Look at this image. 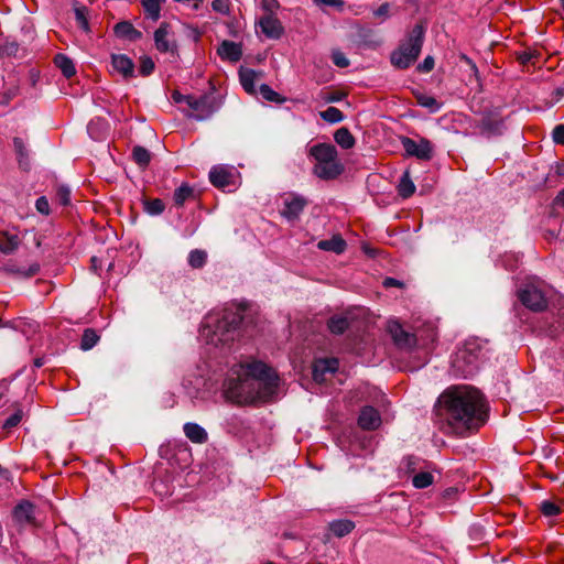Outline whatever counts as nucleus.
Wrapping results in <instances>:
<instances>
[{
	"mask_svg": "<svg viewBox=\"0 0 564 564\" xmlns=\"http://www.w3.org/2000/svg\"><path fill=\"white\" fill-rule=\"evenodd\" d=\"M436 416L445 433L464 434L478 429L486 420V404L481 393L460 386L446 390L438 398Z\"/></svg>",
	"mask_w": 564,
	"mask_h": 564,
	"instance_id": "1",
	"label": "nucleus"
},
{
	"mask_svg": "<svg viewBox=\"0 0 564 564\" xmlns=\"http://www.w3.org/2000/svg\"><path fill=\"white\" fill-rule=\"evenodd\" d=\"M224 382V395L238 404L257 401L267 402L276 392L279 377L275 371L261 361L240 365Z\"/></svg>",
	"mask_w": 564,
	"mask_h": 564,
	"instance_id": "2",
	"label": "nucleus"
},
{
	"mask_svg": "<svg viewBox=\"0 0 564 564\" xmlns=\"http://www.w3.org/2000/svg\"><path fill=\"white\" fill-rule=\"evenodd\" d=\"M241 322L242 316L238 311L225 310L220 314H213L206 318L203 335L216 346L228 344L235 339Z\"/></svg>",
	"mask_w": 564,
	"mask_h": 564,
	"instance_id": "3",
	"label": "nucleus"
},
{
	"mask_svg": "<svg viewBox=\"0 0 564 564\" xmlns=\"http://www.w3.org/2000/svg\"><path fill=\"white\" fill-rule=\"evenodd\" d=\"M486 340L470 337L457 348L453 360L452 368L456 376L467 378L476 373L480 361L486 355Z\"/></svg>",
	"mask_w": 564,
	"mask_h": 564,
	"instance_id": "4",
	"label": "nucleus"
},
{
	"mask_svg": "<svg viewBox=\"0 0 564 564\" xmlns=\"http://www.w3.org/2000/svg\"><path fill=\"white\" fill-rule=\"evenodd\" d=\"M308 155L315 161L312 172L321 180H334L344 171L338 160L337 149L330 143H317L311 147Z\"/></svg>",
	"mask_w": 564,
	"mask_h": 564,
	"instance_id": "5",
	"label": "nucleus"
},
{
	"mask_svg": "<svg viewBox=\"0 0 564 564\" xmlns=\"http://www.w3.org/2000/svg\"><path fill=\"white\" fill-rule=\"evenodd\" d=\"M424 34L425 28L422 24H415L408 37L391 53V64L399 69L410 67L421 53Z\"/></svg>",
	"mask_w": 564,
	"mask_h": 564,
	"instance_id": "6",
	"label": "nucleus"
},
{
	"mask_svg": "<svg viewBox=\"0 0 564 564\" xmlns=\"http://www.w3.org/2000/svg\"><path fill=\"white\" fill-rule=\"evenodd\" d=\"M520 302L533 312H542L547 307V300L540 288L533 283L525 284L518 292Z\"/></svg>",
	"mask_w": 564,
	"mask_h": 564,
	"instance_id": "7",
	"label": "nucleus"
},
{
	"mask_svg": "<svg viewBox=\"0 0 564 564\" xmlns=\"http://www.w3.org/2000/svg\"><path fill=\"white\" fill-rule=\"evenodd\" d=\"M189 108L195 111L196 120H205L220 108V100L213 94H205L195 97Z\"/></svg>",
	"mask_w": 564,
	"mask_h": 564,
	"instance_id": "8",
	"label": "nucleus"
},
{
	"mask_svg": "<svg viewBox=\"0 0 564 564\" xmlns=\"http://www.w3.org/2000/svg\"><path fill=\"white\" fill-rule=\"evenodd\" d=\"M402 147L405 153L410 156H415L419 160L427 161L433 155V148L427 139L421 138L419 141L408 137L401 139Z\"/></svg>",
	"mask_w": 564,
	"mask_h": 564,
	"instance_id": "9",
	"label": "nucleus"
},
{
	"mask_svg": "<svg viewBox=\"0 0 564 564\" xmlns=\"http://www.w3.org/2000/svg\"><path fill=\"white\" fill-rule=\"evenodd\" d=\"M306 206L307 200L303 196L291 193L283 198V207L280 214L289 221H294L299 219Z\"/></svg>",
	"mask_w": 564,
	"mask_h": 564,
	"instance_id": "10",
	"label": "nucleus"
},
{
	"mask_svg": "<svg viewBox=\"0 0 564 564\" xmlns=\"http://www.w3.org/2000/svg\"><path fill=\"white\" fill-rule=\"evenodd\" d=\"M12 518L22 528L37 525L35 506L28 500H22L14 507Z\"/></svg>",
	"mask_w": 564,
	"mask_h": 564,
	"instance_id": "11",
	"label": "nucleus"
},
{
	"mask_svg": "<svg viewBox=\"0 0 564 564\" xmlns=\"http://www.w3.org/2000/svg\"><path fill=\"white\" fill-rule=\"evenodd\" d=\"M234 180L235 171L232 167L216 165L209 172V181L217 188L225 189L234 185Z\"/></svg>",
	"mask_w": 564,
	"mask_h": 564,
	"instance_id": "12",
	"label": "nucleus"
},
{
	"mask_svg": "<svg viewBox=\"0 0 564 564\" xmlns=\"http://www.w3.org/2000/svg\"><path fill=\"white\" fill-rule=\"evenodd\" d=\"M389 330L394 343L401 348H411L416 343L414 334L406 332L398 322H392Z\"/></svg>",
	"mask_w": 564,
	"mask_h": 564,
	"instance_id": "13",
	"label": "nucleus"
},
{
	"mask_svg": "<svg viewBox=\"0 0 564 564\" xmlns=\"http://www.w3.org/2000/svg\"><path fill=\"white\" fill-rule=\"evenodd\" d=\"M111 66L124 79L134 77V63L124 54H112Z\"/></svg>",
	"mask_w": 564,
	"mask_h": 564,
	"instance_id": "14",
	"label": "nucleus"
},
{
	"mask_svg": "<svg viewBox=\"0 0 564 564\" xmlns=\"http://www.w3.org/2000/svg\"><path fill=\"white\" fill-rule=\"evenodd\" d=\"M262 33L269 39H279L283 33L281 22L273 14H265L259 20Z\"/></svg>",
	"mask_w": 564,
	"mask_h": 564,
	"instance_id": "15",
	"label": "nucleus"
},
{
	"mask_svg": "<svg viewBox=\"0 0 564 564\" xmlns=\"http://www.w3.org/2000/svg\"><path fill=\"white\" fill-rule=\"evenodd\" d=\"M154 42L156 50L162 53H174L176 51L174 41L170 40L169 25L166 23H162L159 29L155 30Z\"/></svg>",
	"mask_w": 564,
	"mask_h": 564,
	"instance_id": "16",
	"label": "nucleus"
},
{
	"mask_svg": "<svg viewBox=\"0 0 564 564\" xmlns=\"http://www.w3.org/2000/svg\"><path fill=\"white\" fill-rule=\"evenodd\" d=\"M217 53L221 59L236 63L242 56V47L239 43L225 40L220 43Z\"/></svg>",
	"mask_w": 564,
	"mask_h": 564,
	"instance_id": "17",
	"label": "nucleus"
},
{
	"mask_svg": "<svg viewBox=\"0 0 564 564\" xmlns=\"http://www.w3.org/2000/svg\"><path fill=\"white\" fill-rule=\"evenodd\" d=\"M381 423L379 412L372 406H365L358 417V424L364 430H376Z\"/></svg>",
	"mask_w": 564,
	"mask_h": 564,
	"instance_id": "18",
	"label": "nucleus"
},
{
	"mask_svg": "<svg viewBox=\"0 0 564 564\" xmlns=\"http://www.w3.org/2000/svg\"><path fill=\"white\" fill-rule=\"evenodd\" d=\"M338 368V360L335 358L319 359L314 364L313 378L321 382L327 372L334 373Z\"/></svg>",
	"mask_w": 564,
	"mask_h": 564,
	"instance_id": "19",
	"label": "nucleus"
},
{
	"mask_svg": "<svg viewBox=\"0 0 564 564\" xmlns=\"http://www.w3.org/2000/svg\"><path fill=\"white\" fill-rule=\"evenodd\" d=\"M338 368V360L335 358L319 359L314 364L313 378L321 382L327 372L334 373Z\"/></svg>",
	"mask_w": 564,
	"mask_h": 564,
	"instance_id": "20",
	"label": "nucleus"
},
{
	"mask_svg": "<svg viewBox=\"0 0 564 564\" xmlns=\"http://www.w3.org/2000/svg\"><path fill=\"white\" fill-rule=\"evenodd\" d=\"M338 368V360L335 358L319 359L314 364L313 378L321 382L327 372L334 373Z\"/></svg>",
	"mask_w": 564,
	"mask_h": 564,
	"instance_id": "21",
	"label": "nucleus"
},
{
	"mask_svg": "<svg viewBox=\"0 0 564 564\" xmlns=\"http://www.w3.org/2000/svg\"><path fill=\"white\" fill-rule=\"evenodd\" d=\"M1 271L6 274L26 279L34 276L40 271V265L37 263H33L29 268H22L14 263H8L1 268Z\"/></svg>",
	"mask_w": 564,
	"mask_h": 564,
	"instance_id": "22",
	"label": "nucleus"
},
{
	"mask_svg": "<svg viewBox=\"0 0 564 564\" xmlns=\"http://www.w3.org/2000/svg\"><path fill=\"white\" fill-rule=\"evenodd\" d=\"M113 31L118 37L127 39L130 41H138L142 36V33L128 21L117 23L113 28Z\"/></svg>",
	"mask_w": 564,
	"mask_h": 564,
	"instance_id": "23",
	"label": "nucleus"
},
{
	"mask_svg": "<svg viewBox=\"0 0 564 564\" xmlns=\"http://www.w3.org/2000/svg\"><path fill=\"white\" fill-rule=\"evenodd\" d=\"M183 430L185 436L193 443L203 444L207 441V432L196 423H186Z\"/></svg>",
	"mask_w": 564,
	"mask_h": 564,
	"instance_id": "24",
	"label": "nucleus"
},
{
	"mask_svg": "<svg viewBox=\"0 0 564 564\" xmlns=\"http://www.w3.org/2000/svg\"><path fill=\"white\" fill-rule=\"evenodd\" d=\"M346 241L339 235H335L330 239L321 240L317 243L318 249L324 251H332L337 254L343 253L346 249Z\"/></svg>",
	"mask_w": 564,
	"mask_h": 564,
	"instance_id": "25",
	"label": "nucleus"
},
{
	"mask_svg": "<svg viewBox=\"0 0 564 564\" xmlns=\"http://www.w3.org/2000/svg\"><path fill=\"white\" fill-rule=\"evenodd\" d=\"M239 78L243 89L248 94L254 95L257 93L254 85L257 79L256 70L241 67L239 70Z\"/></svg>",
	"mask_w": 564,
	"mask_h": 564,
	"instance_id": "26",
	"label": "nucleus"
},
{
	"mask_svg": "<svg viewBox=\"0 0 564 564\" xmlns=\"http://www.w3.org/2000/svg\"><path fill=\"white\" fill-rule=\"evenodd\" d=\"M416 102L424 108H427L430 112L434 113L441 109V104L432 96H429L421 91L413 93Z\"/></svg>",
	"mask_w": 564,
	"mask_h": 564,
	"instance_id": "27",
	"label": "nucleus"
},
{
	"mask_svg": "<svg viewBox=\"0 0 564 564\" xmlns=\"http://www.w3.org/2000/svg\"><path fill=\"white\" fill-rule=\"evenodd\" d=\"M334 140L338 145H340L343 149H351L355 145V138L351 134V132L347 128H339L334 133Z\"/></svg>",
	"mask_w": 564,
	"mask_h": 564,
	"instance_id": "28",
	"label": "nucleus"
},
{
	"mask_svg": "<svg viewBox=\"0 0 564 564\" xmlns=\"http://www.w3.org/2000/svg\"><path fill=\"white\" fill-rule=\"evenodd\" d=\"M355 528V523L350 520H336L329 524V530L337 538H343L349 534Z\"/></svg>",
	"mask_w": 564,
	"mask_h": 564,
	"instance_id": "29",
	"label": "nucleus"
},
{
	"mask_svg": "<svg viewBox=\"0 0 564 564\" xmlns=\"http://www.w3.org/2000/svg\"><path fill=\"white\" fill-rule=\"evenodd\" d=\"M54 62L65 77L70 78L73 75H75L76 70L74 63L65 54H57L54 58Z\"/></svg>",
	"mask_w": 564,
	"mask_h": 564,
	"instance_id": "30",
	"label": "nucleus"
},
{
	"mask_svg": "<svg viewBox=\"0 0 564 564\" xmlns=\"http://www.w3.org/2000/svg\"><path fill=\"white\" fill-rule=\"evenodd\" d=\"M398 192H399V195L402 198H409L415 192V185L412 182L408 171L404 172L403 175L400 178V182H399V185H398Z\"/></svg>",
	"mask_w": 564,
	"mask_h": 564,
	"instance_id": "31",
	"label": "nucleus"
},
{
	"mask_svg": "<svg viewBox=\"0 0 564 564\" xmlns=\"http://www.w3.org/2000/svg\"><path fill=\"white\" fill-rule=\"evenodd\" d=\"M327 326L333 334L340 335L349 327V319L343 315H335L328 319Z\"/></svg>",
	"mask_w": 564,
	"mask_h": 564,
	"instance_id": "32",
	"label": "nucleus"
},
{
	"mask_svg": "<svg viewBox=\"0 0 564 564\" xmlns=\"http://www.w3.org/2000/svg\"><path fill=\"white\" fill-rule=\"evenodd\" d=\"M74 13L77 25L85 32H89V22H88V15L89 10L85 6H79L78 3L74 4Z\"/></svg>",
	"mask_w": 564,
	"mask_h": 564,
	"instance_id": "33",
	"label": "nucleus"
},
{
	"mask_svg": "<svg viewBox=\"0 0 564 564\" xmlns=\"http://www.w3.org/2000/svg\"><path fill=\"white\" fill-rule=\"evenodd\" d=\"M193 197L194 189L188 184H182L173 194L174 204L178 207L183 206L187 199Z\"/></svg>",
	"mask_w": 564,
	"mask_h": 564,
	"instance_id": "34",
	"label": "nucleus"
},
{
	"mask_svg": "<svg viewBox=\"0 0 564 564\" xmlns=\"http://www.w3.org/2000/svg\"><path fill=\"white\" fill-rule=\"evenodd\" d=\"M20 245V239L17 235L4 234L0 237V251L3 253H12Z\"/></svg>",
	"mask_w": 564,
	"mask_h": 564,
	"instance_id": "35",
	"label": "nucleus"
},
{
	"mask_svg": "<svg viewBox=\"0 0 564 564\" xmlns=\"http://www.w3.org/2000/svg\"><path fill=\"white\" fill-rule=\"evenodd\" d=\"M145 13L150 19L156 21L160 18L161 0H141Z\"/></svg>",
	"mask_w": 564,
	"mask_h": 564,
	"instance_id": "36",
	"label": "nucleus"
},
{
	"mask_svg": "<svg viewBox=\"0 0 564 564\" xmlns=\"http://www.w3.org/2000/svg\"><path fill=\"white\" fill-rule=\"evenodd\" d=\"M132 158L139 166L145 167L151 161V153L143 147H134L132 150Z\"/></svg>",
	"mask_w": 564,
	"mask_h": 564,
	"instance_id": "37",
	"label": "nucleus"
},
{
	"mask_svg": "<svg viewBox=\"0 0 564 564\" xmlns=\"http://www.w3.org/2000/svg\"><path fill=\"white\" fill-rule=\"evenodd\" d=\"M99 340V336L93 328H87L84 330V334L82 336L80 340V348L83 350H89L91 349Z\"/></svg>",
	"mask_w": 564,
	"mask_h": 564,
	"instance_id": "38",
	"label": "nucleus"
},
{
	"mask_svg": "<svg viewBox=\"0 0 564 564\" xmlns=\"http://www.w3.org/2000/svg\"><path fill=\"white\" fill-rule=\"evenodd\" d=\"M207 260V253L204 250L195 249L188 254V263L192 268L199 269L204 267Z\"/></svg>",
	"mask_w": 564,
	"mask_h": 564,
	"instance_id": "39",
	"label": "nucleus"
},
{
	"mask_svg": "<svg viewBox=\"0 0 564 564\" xmlns=\"http://www.w3.org/2000/svg\"><path fill=\"white\" fill-rule=\"evenodd\" d=\"M259 93H260V95L262 96L263 99H265L268 101H271V102L282 104L285 100V98L281 97L280 94L274 91L267 84H262L259 87Z\"/></svg>",
	"mask_w": 564,
	"mask_h": 564,
	"instance_id": "40",
	"label": "nucleus"
},
{
	"mask_svg": "<svg viewBox=\"0 0 564 564\" xmlns=\"http://www.w3.org/2000/svg\"><path fill=\"white\" fill-rule=\"evenodd\" d=\"M144 210L152 216L163 213L165 205L160 198L148 199L143 202Z\"/></svg>",
	"mask_w": 564,
	"mask_h": 564,
	"instance_id": "41",
	"label": "nucleus"
},
{
	"mask_svg": "<svg viewBox=\"0 0 564 564\" xmlns=\"http://www.w3.org/2000/svg\"><path fill=\"white\" fill-rule=\"evenodd\" d=\"M412 484L415 488H426L433 484V475L429 471H421L414 475Z\"/></svg>",
	"mask_w": 564,
	"mask_h": 564,
	"instance_id": "42",
	"label": "nucleus"
},
{
	"mask_svg": "<svg viewBox=\"0 0 564 564\" xmlns=\"http://www.w3.org/2000/svg\"><path fill=\"white\" fill-rule=\"evenodd\" d=\"M321 117L329 123H337L344 119L343 112L336 107H328L321 112Z\"/></svg>",
	"mask_w": 564,
	"mask_h": 564,
	"instance_id": "43",
	"label": "nucleus"
},
{
	"mask_svg": "<svg viewBox=\"0 0 564 564\" xmlns=\"http://www.w3.org/2000/svg\"><path fill=\"white\" fill-rule=\"evenodd\" d=\"M14 151L18 155L19 164L22 166L28 161V150L21 138L15 137L13 139Z\"/></svg>",
	"mask_w": 564,
	"mask_h": 564,
	"instance_id": "44",
	"label": "nucleus"
},
{
	"mask_svg": "<svg viewBox=\"0 0 564 564\" xmlns=\"http://www.w3.org/2000/svg\"><path fill=\"white\" fill-rule=\"evenodd\" d=\"M154 67H155V64L150 56L143 55L140 57L139 73L142 76L151 75L154 70Z\"/></svg>",
	"mask_w": 564,
	"mask_h": 564,
	"instance_id": "45",
	"label": "nucleus"
},
{
	"mask_svg": "<svg viewBox=\"0 0 564 564\" xmlns=\"http://www.w3.org/2000/svg\"><path fill=\"white\" fill-rule=\"evenodd\" d=\"M541 511L546 517H554L560 513V508L552 501H543L541 503Z\"/></svg>",
	"mask_w": 564,
	"mask_h": 564,
	"instance_id": "46",
	"label": "nucleus"
},
{
	"mask_svg": "<svg viewBox=\"0 0 564 564\" xmlns=\"http://www.w3.org/2000/svg\"><path fill=\"white\" fill-rule=\"evenodd\" d=\"M23 413L21 410L15 411L11 414L3 423V429L10 430L17 426L22 420Z\"/></svg>",
	"mask_w": 564,
	"mask_h": 564,
	"instance_id": "47",
	"label": "nucleus"
},
{
	"mask_svg": "<svg viewBox=\"0 0 564 564\" xmlns=\"http://www.w3.org/2000/svg\"><path fill=\"white\" fill-rule=\"evenodd\" d=\"M332 61L337 67L340 68L349 66V59L340 51H333Z\"/></svg>",
	"mask_w": 564,
	"mask_h": 564,
	"instance_id": "48",
	"label": "nucleus"
},
{
	"mask_svg": "<svg viewBox=\"0 0 564 564\" xmlns=\"http://www.w3.org/2000/svg\"><path fill=\"white\" fill-rule=\"evenodd\" d=\"M212 8L216 12H219L221 14H228L229 13V1L228 0H214L212 3Z\"/></svg>",
	"mask_w": 564,
	"mask_h": 564,
	"instance_id": "49",
	"label": "nucleus"
},
{
	"mask_svg": "<svg viewBox=\"0 0 564 564\" xmlns=\"http://www.w3.org/2000/svg\"><path fill=\"white\" fill-rule=\"evenodd\" d=\"M56 196L62 205H68L70 202V191L65 186L57 188Z\"/></svg>",
	"mask_w": 564,
	"mask_h": 564,
	"instance_id": "50",
	"label": "nucleus"
},
{
	"mask_svg": "<svg viewBox=\"0 0 564 564\" xmlns=\"http://www.w3.org/2000/svg\"><path fill=\"white\" fill-rule=\"evenodd\" d=\"M172 98L173 100L176 102V104H186L188 107L191 106V104L193 102L195 96H192V95H183L181 94L180 91H173L172 94Z\"/></svg>",
	"mask_w": 564,
	"mask_h": 564,
	"instance_id": "51",
	"label": "nucleus"
},
{
	"mask_svg": "<svg viewBox=\"0 0 564 564\" xmlns=\"http://www.w3.org/2000/svg\"><path fill=\"white\" fill-rule=\"evenodd\" d=\"M35 207H36L37 212L43 215L50 214V204L45 196H41L36 199Z\"/></svg>",
	"mask_w": 564,
	"mask_h": 564,
	"instance_id": "52",
	"label": "nucleus"
},
{
	"mask_svg": "<svg viewBox=\"0 0 564 564\" xmlns=\"http://www.w3.org/2000/svg\"><path fill=\"white\" fill-rule=\"evenodd\" d=\"M261 6L268 12L267 14H273V11L279 7V2L278 0H261Z\"/></svg>",
	"mask_w": 564,
	"mask_h": 564,
	"instance_id": "53",
	"label": "nucleus"
},
{
	"mask_svg": "<svg viewBox=\"0 0 564 564\" xmlns=\"http://www.w3.org/2000/svg\"><path fill=\"white\" fill-rule=\"evenodd\" d=\"M553 140L558 144H564V124H558L554 128Z\"/></svg>",
	"mask_w": 564,
	"mask_h": 564,
	"instance_id": "54",
	"label": "nucleus"
},
{
	"mask_svg": "<svg viewBox=\"0 0 564 564\" xmlns=\"http://www.w3.org/2000/svg\"><path fill=\"white\" fill-rule=\"evenodd\" d=\"M417 68L425 73L431 72L434 68V58L432 56H426Z\"/></svg>",
	"mask_w": 564,
	"mask_h": 564,
	"instance_id": "55",
	"label": "nucleus"
},
{
	"mask_svg": "<svg viewBox=\"0 0 564 564\" xmlns=\"http://www.w3.org/2000/svg\"><path fill=\"white\" fill-rule=\"evenodd\" d=\"M316 4H322L326 7H335L341 8L344 6L343 0H313Z\"/></svg>",
	"mask_w": 564,
	"mask_h": 564,
	"instance_id": "56",
	"label": "nucleus"
},
{
	"mask_svg": "<svg viewBox=\"0 0 564 564\" xmlns=\"http://www.w3.org/2000/svg\"><path fill=\"white\" fill-rule=\"evenodd\" d=\"M390 7L388 3L381 4L375 12V17L386 19L389 15Z\"/></svg>",
	"mask_w": 564,
	"mask_h": 564,
	"instance_id": "57",
	"label": "nucleus"
},
{
	"mask_svg": "<svg viewBox=\"0 0 564 564\" xmlns=\"http://www.w3.org/2000/svg\"><path fill=\"white\" fill-rule=\"evenodd\" d=\"M382 284L384 288H392V286L402 288L403 286V282L399 281L394 278H386L383 280Z\"/></svg>",
	"mask_w": 564,
	"mask_h": 564,
	"instance_id": "58",
	"label": "nucleus"
},
{
	"mask_svg": "<svg viewBox=\"0 0 564 564\" xmlns=\"http://www.w3.org/2000/svg\"><path fill=\"white\" fill-rule=\"evenodd\" d=\"M554 205L564 209V189H562L554 199Z\"/></svg>",
	"mask_w": 564,
	"mask_h": 564,
	"instance_id": "59",
	"label": "nucleus"
},
{
	"mask_svg": "<svg viewBox=\"0 0 564 564\" xmlns=\"http://www.w3.org/2000/svg\"><path fill=\"white\" fill-rule=\"evenodd\" d=\"M531 57H532V56H531V54L523 53L522 55H520V57H519V58H520V62H521L522 64H527V63H529V62H530Z\"/></svg>",
	"mask_w": 564,
	"mask_h": 564,
	"instance_id": "60",
	"label": "nucleus"
},
{
	"mask_svg": "<svg viewBox=\"0 0 564 564\" xmlns=\"http://www.w3.org/2000/svg\"><path fill=\"white\" fill-rule=\"evenodd\" d=\"M98 259L96 257H93L91 258V267L94 269V271H97V268H98Z\"/></svg>",
	"mask_w": 564,
	"mask_h": 564,
	"instance_id": "61",
	"label": "nucleus"
},
{
	"mask_svg": "<svg viewBox=\"0 0 564 564\" xmlns=\"http://www.w3.org/2000/svg\"><path fill=\"white\" fill-rule=\"evenodd\" d=\"M413 460H414V457L408 458V469L411 471H414V467H412Z\"/></svg>",
	"mask_w": 564,
	"mask_h": 564,
	"instance_id": "62",
	"label": "nucleus"
},
{
	"mask_svg": "<svg viewBox=\"0 0 564 564\" xmlns=\"http://www.w3.org/2000/svg\"><path fill=\"white\" fill-rule=\"evenodd\" d=\"M43 365H44V362H43V360H42L41 358H37V359H35V360H34V366H35L36 368H40V367H42Z\"/></svg>",
	"mask_w": 564,
	"mask_h": 564,
	"instance_id": "63",
	"label": "nucleus"
},
{
	"mask_svg": "<svg viewBox=\"0 0 564 564\" xmlns=\"http://www.w3.org/2000/svg\"><path fill=\"white\" fill-rule=\"evenodd\" d=\"M8 384H9V382H8L7 380H3V381L1 382V387L3 388V390H7V389H8Z\"/></svg>",
	"mask_w": 564,
	"mask_h": 564,
	"instance_id": "64",
	"label": "nucleus"
}]
</instances>
